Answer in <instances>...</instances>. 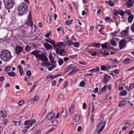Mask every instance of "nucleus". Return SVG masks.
Segmentation results:
<instances>
[{"label":"nucleus","mask_w":134,"mask_h":134,"mask_svg":"<svg viewBox=\"0 0 134 134\" xmlns=\"http://www.w3.org/2000/svg\"><path fill=\"white\" fill-rule=\"evenodd\" d=\"M0 57L2 60L7 62L11 59L12 56L10 52L7 50H4L1 52Z\"/></svg>","instance_id":"nucleus-1"},{"label":"nucleus","mask_w":134,"mask_h":134,"mask_svg":"<svg viewBox=\"0 0 134 134\" xmlns=\"http://www.w3.org/2000/svg\"><path fill=\"white\" fill-rule=\"evenodd\" d=\"M18 10L19 11L18 14L21 16L28 11V8L25 3H22L19 5L18 7Z\"/></svg>","instance_id":"nucleus-2"},{"label":"nucleus","mask_w":134,"mask_h":134,"mask_svg":"<svg viewBox=\"0 0 134 134\" xmlns=\"http://www.w3.org/2000/svg\"><path fill=\"white\" fill-rule=\"evenodd\" d=\"M5 8L9 9L12 8L14 5V0H3Z\"/></svg>","instance_id":"nucleus-3"},{"label":"nucleus","mask_w":134,"mask_h":134,"mask_svg":"<svg viewBox=\"0 0 134 134\" xmlns=\"http://www.w3.org/2000/svg\"><path fill=\"white\" fill-rule=\"evenodd\" d=\"M35 120H28L25 122L24 125H26L25 127V128L28 129L32 125L35 124L36 122Z\"/></svg>","instance_id":"nucleus-4"},{"label":"nucleus","mask_w":134,"mask_h":134,"mask_svg":"<svg viewBox=\"0 0 134 134\" xmlns=\"http://www.w3.org/2000/svg\"><path fill=\"white\" fill-rule=\"evenodd\" d=\"M102 47V49H101L102 52L103 53V54L105 55H108L109 54L108 52H105L106 51V50L107 49V46L106 43L102 44L101 46Z\"/></svg>","instance_id":"nucleus-5"},{"label":"nucleus","mask_w":134,"mask_h":134,"mask_svg":"<svg viewBox=\"0 0 134 134\" xmlns=\"http://www.w3.org/2000/svg\"><path fill=\"white\" fill-rule=\"evenodd\" d=\"M36 58H38L40 60L42 61L46 62L48 60L47 58L43 54H40L38 55L37 56Z\"/></svg>","instance_id":"nucleus-6"},{"label":"nucleus","mask_w":134,"mask_h":134,"mask_svg":"<svg viewBox=\"0 0 134 134\" xmlns=\"http://www.w3.org/2000/svg\"><path fill=\"white\" fill-rule=\"evenodd\" d=\"M54 58H52L49 59L51 62V65L52 66H50L48 68V70L49 71L52 70L53 68H54L56 66L55 65L56 62L54 61L53 60Z\"/></svg>","instance_id":"nucleus-7"},{"label":"nucleus","mask_w":134,"mask_h":134,"mask_svg":"<svg viewBox=\"0 0 134 134\" xmlns=\"http://www.w3.org/2000/svg\"><path fill=\"white\" fill-rule=\"evenodd\" d=\"M56 53L57 54L62 55L64 52V50L63 49H60V47H56L55 48Z\"/></svg>","instance_id":"nucleus-8"},{"label":"nucleus","mask_w":134,"mask_h":134,"mask_svg":"<svg viewBox=\"0 0 134 134\" xmlns=\"http://www.w3.org/2000/svg\"><path fill=\"white\" fill-rule=\"evenodd\" d=\"M55 114L52 112H50L48 113L46 116L47 119L48 120H51L54 117Z\"/></svg>","instance_id":"nucleus-9"},{"label":"nucleus","mask_w":134,"mask_h":134,"mask_svg":"<svg viewBox=\"0 0 134 134\" xmlns=\"http://www.w3.org/2000/svg\"><path fill=\"white\" fill-rule=\"evenodd\" d=\"M125 42L124 40H121L119 42V49H122L125 45Z\"/></svg>","instance_id":"nucleus-10"},{"label":"nucleus","mask_w":134,"mask_h":134,"mask_svg":"<svg viewBox=\"0 0 134 134\" xmlns=\"http://www.w3.org/2000/svg\"><path fill=\"white\" fill-rule=\"evenodd\" d=\"M110 77L107 74L104 75V78L103 79V82L104 83L106 84L108 82L109 78Z\"/></svg>","instance_id":"nucleus-11"},{"label":"nucleus","mask_w":134,"mask_h":134,"mask_svg":"<svg viewBox=\"0 0 134 134\" xmlns=\"http://www.w3.org/2000/svg\"><path fill=\"white\" fill-rule=\"evenodd\" d=\"M23 49V48L21 46H16L15 49V50L16 52V53L18 55L19 53L22 51Z\"/></svg>","instance_id":"nucleus-12"},{"label":"nucleus","mask_w":134,"mask_h":134,"mask_svg":"<svg viewBox=\"0 0 134 134\" xmlns=\"http://www.w3.org/2000/svg\"><path fill=\"white\" fill-rule=\"evenodd\" d=\"M67 115L66 110H63L61 112L60 114V117L61 118H65L66 117Z\"/></svg>","instance_id":"nucleus-13"},{"label":"nucleus","mask_w":134,"mask_h":134,"mask_svg":"<svg viewBox=\"0 0 134 134\" xmlns=\"http://www.w3.org/2000/svg\"><path fill=\"white\" fill-rule=\"evenodd\" d=\"M132 60H131L129 58L125 59L124 61L123 62L125 64H128L132 62Z\"/></svg>","instance_id":"nucleus-14"},{"label":"nucleus","mask_w":134,"mask_h":134,"mask_svg":"<svg viewBox=\"0 0 134 134\" xmlns=\"http://www.w3.org/2000/svg\"><path fill=\"white\" fill-rule=\"evenodd\" d=\"M43 45L45 48L47 49H51L52 48V46L48 43H44Z\"/></svg>","instance_id":"nucleus-15"},{"label":"nucleus","mask_w":134,"mask_h":134,"mask_svg":"<svg viewBox=\"0 0 134 134\" xmlns=\"http://www.w3.org/2000/svg\"><path fill=\"white\" fill-rule=\"evenodd\" d=\"M40 51H39L37 50H35L34 51H33L32 52L30 53L31 54H33L36 57L38 55L40 54H39Z\"/></svg>","instance_id":"nucleus-16"},{"label":"nucleus","mask_w":134,"mask_h":134,"mask_svg":"<svg viewBox=\"0 0 134 134\" xmlns=\"http://www.w3.org/2000/svg\"><path fill=\"white\" fill-rule=\"evenodd\" d=\"M51 63L49 62H43L41 64V65L42 66H50Z\"/></svg>","instance_id":"nucleus-17"},{"label":"nucleus","mask_w":134,"mask_h":134,"mask_svg":"<svg viewBox=\"0 0 134 134\" xmlns=\"http://www.w3.org/2000/svg\"><path fill=\"white\" fill-rule=\"evenodd\" d=\"M134 3H133L132 2H126L125 3V4L127 8H129L131 6L132 7L133 6V4Z\"/></svg>","instance_id":"nucleus-18"},{"label":"nucleus","mask_w":134,"mask_h":134,"mask_svg":"<svg viewBox=\"0 0 134 134\" xmlns=\"http://www.w3.org/2000/svg\"><path fill=\"white\" fill-rule=\"evenodd\" d=\"M134 18V16L133 15H130L128 18V21L129 23H131L132 21Z\"/></svg>","instance_id":"nucleus-19"},{"label":"nucleus","mask_w":134,"mask_h":134,"mask_svg":"<svg viewBox=\"0 0 134 134\" xmlns=\"http://www.w3.org/2000/svg\"><path fill=\"white\" fill-rule=\"evenodd\" d=\"M49 43L53 45V48L55 49L56 48V47H57V46L53 40H50Z\"/></svg>","instance_id":"nucleus-20"},{"label":"nucleus","mask_w":134,"mask_h":134,"mask_svg":"<svg viewBox=\"0 0 134 134\" xmlns=\"http://www.w3.org/2000/svg\"><path fill=\"white\" fill-rule=\"evenodd\" d=\"M2 114V117L3 118H6L7 116V113L5 111H3L2 110L0 111V114Z\"/></svg>","instance_id":"nucleus-21"},{"label":"nucleus","mask_w":134,"mask_h":134,"mask_svg":"<svg viewBox=\"0 0 134 134\" xmlns=\"http://www.w3.org/2000/svg\"><path fill=\"white\" fill-rule=\"evenodd\" d=\"M100 44L97 43H94L91 44V46L98 48H99L100 47Z\"/></svg>","instance_id":"nucleus-22"},{"label":"nucleus","mask_w":134,"mask_h":134,"mask_svg":"<svg viewBox=\"0 0 134 134\" xmlns=\"http://www.w3.org/2000/svg\"><path fill=\"white\" fill-rule=\"evenodd\" d=\"M39 98V97L38 96H34L32 99V101L33 103H35Z\"/></svg>","instance_id":"nucleus-23"},{"label":"nucleus","mask_w":134,"mask_h":134,"mask_svg":"<svg viewBox=\"0 0 134 134\" xmlns=\"http://www.w3.org/2000/svg\"><path fill=\"white\" fill-rule=\"evenodd\" d=\"M74 109V107L73 105H71L69 110V111L70 114H73Z\"/></svg>","instance_id":"nucleus-24"},{"label":"nucleus","mask_w":134,"mask_h":134,"mask_svg":"<svg viewBox=\"0 0 134 134\" xmlns=\"http://www.w3.org/2000/svg\"><path fill=\"white\" fill-rule=\"evenodd\" d=\"M127 31L126 30H124L122 31L121 33V35L123 36H126L127 34Z\"/></svg>","instance_id":"nucleus-25"},{"label":"nucleus","mask_w":134,"mask_h":134,"mask_svg":"<svg viewBox=\"0 0 134 134\" xmlns=\"http://www.w3.org/2000/svg\"><path fill=\"white\" fill-rule=\"evenodd\" d=\"M125 104V100H123L121 101L120 102H119L118 104V106L119 107H121L124 105Z\"/></svg>","instance_id":"nucleus-26"},{"label":"nucleus","mask_w":134,"mask_h":134,"mask_svg":"<svg viewBox=\"0 0 134 134\" xmlns=\"http://www.w3.org/2000/svg\"><path fill=\"white\" fill-rule=\"evenodd\" d=\"M64 96L63 94V93L59 94L58 95V100H60Z\"/></svg>","instance_id":"nucleus-27"},{"label":"nucleus","mask_w":134,"mask_h":134,"mask_svg":"<svg viewBox=\"0 0 134 134\" xmlns=\"http://www.w3.org/2000/svg\"><path fill=\"white\" fill-rule=\"evenodd\" d=\"M66 45L67 46H69L72 45L73 42L71 41H68L65 42Z\"/></svg>","instance_id":"nucleus-28"},{"label":"nucleus","mask_w":134,"mask_h":134,"mask_svg":"<svg viewBox=\"0 0 134 134\" xmlns=\"http://www.w3.org/2000/svg\"><path fill=\"white\" fill-rule=\"evenodd\" d=\"M31 18L32 16L31 12L30 11L29 13V15L28 16V18L29 19V21L30 22H32Z\"/></svg>","instance_id":"nucleus-29"},{"label":"nucleus","mask_w":134,"mask_h":134,"mask_svg":"<svg viewBox=\"0 0 134 134\" xmlns=\"http://www.w3.org/2000/svg\"><path fill=\"white\" fill-rule=\"evenodd\" d=\"M93 72L98 71L99 70V68L98 67H97L96 68L92 69Z\"/></svg>","instance_id":"nucleus-30"},{"label":"nucleus","mask_w":134,"mask_h":134,"mask_svg":"<svg viewBox=\"0 0 134 134\" xmlns=\"http://www.w3.org/2000/svg\"><path fill=\"white\" fill-rule=\"evenodd\" d=\"M97 28L99 31H100L103 29V27L102 25H99L97 26Z\"/></svg>","instance_id":"nucleus-31"},{"label":"nucleus","mask_w":134,"mask_h":134,"mask_svg":"<svg viewBox=\"0 0 134 134\" xmlns=\"http://www.w3.org/2000/svg\"><path fill=\"white\" fill-rule=\"evenodd\" d=\"M86 52L89 53H91L93 52V50L92 49H89L88 48H86Z\"/></svg>","instance_id":"nucleus-32"},{"label":"nucleus","mask_w":134,"mask_h":134,"mask_svg":"<svg viewBox=\"0 0 134 134\" xmlns=\"http://www.w3.org/2000/svg\"><path fill=\"white\" fill-rule=\"evenodd\" d=\"M77 71V69L73 70L71 71L69 74V75H73V74L76 72Z\"/></svg>","instance_id":"nucleus-33"},{"label":"nucleus","mask_w":134,"mask_h":134,"mask_svg":"<svg viewBox=\"0 0 134 134\" xmlns=\"http://www.w3.org/2000/svg\"><path fill=\"white\" fill-rule=\"evenodd\" d=\"M110 44L113 46H115L116 44V42L113 39H111Z\"/></svg>","instance_id":"nucleus-34"},{"label":"nucleus","mask_w":134,"mask_h":134,"mask_svg":"<svg viewBox=\"0 0 134 134\" xmlns=\"http://www.w3.org/2000/svg\"><path fill=\"white\" fill-rule=\"evenodd\" d=\"M47 20L48 23H50L51 22V17L50 16L48 15L47 16Z\"/></svg>","instance_id":"nucleus-35"},{"label":"nucleus","mask_w":134,"mask_h":134,"mask_svg":"<svg viewBox=\"0 0 134 134\" xmlns=\"http://www.w3.org/2000/svg\"><path fill=\"white\" fill-rule=\"evenodd\" d=\"M18 68L19 69V72L20 74L21 75H22V74L21 73V71H22V67L20 65H18Z\"/></svg>","instance_id":"nucleus-36"},{"label":"nucleus","mask_w":134,"mask_h":134,"mask_svg":"<svg viewBox=\"0 0 134 134\" xmlns=\"http://www.w3.org/2000/svg\"><path fill=\"white\" fill-rule=\"evenodd\" d=\"M74 120L75 121H77L79 120V117L76 114L74 117Z\"/></svg>","instance_id":"nucleus-37"},{"label":"nucleus","mask_w":134,"mask_h":134,"mask_svg":"<svg viewBox=\"0 0 134 134\" xmlns=\"http://www.w3.org/2000/svg\"><path fill=\"white\" fill-rule=\"evenodd\" d=\"M13 122H14L15 124V125L16 126H18L20 124L21 121H13Z\"/></svg>","instance_id":"nucleus-38"},{"label":"nucleus","mask_w":134,"mask_h":134,"mask_svg":"<svg viewBox=\"0 0 134 134\" xmlns=\"http://www.w3.org/2000/svg\"><path fill=\"white\" fill-rule=\"evenodd\" d=\"M106 124V121H105L104 122H103V125H102V127H101V128L100 129V131H102L103 129H104Z\"/></svg>","instance_id":"nucleus-39"},{"label":"nucleus","mask_w":134,"mask_h":134,"mask_svg":"<svg viewBox=\"0 0 134 134\" xmlns=\"http://www.w3.org/2000/svg\"><path fill=\"white\" fill-rule=\"evenodd\" d=\"M24 102V100H22L19 101V102L18 104L20 106H21L23 104Z\"/></svg>","instance_id":"nucleus-40"},{"label":"nucleus","mask_w":134,"mask_h":134,"mask_svg":"<svg viewBox=\"0 0 134 134\" xmlns=\"http://www.w3.org/2000/svg\"><path fill=\"white\" fill-rule=\"evenodd\" d=\"M76 47H78L80 45L79 43L78 42H75L73 44Z\"/></svg>","instance_id":"nucleus-41"},{"label":"nucleus","mask_w":134,"mask_h":134,"mask_svg":"<svg viewBox=\"0 0 134 134\" xmlns=\"http://www.w3.org/2000/svg\"><path fill=\"white\" fill-rule=\"evenodd\" d=\"M63 62V60L60 58L58 60V63L60 65H62Z\"/></svg>","instance_id":"nucleus-42"},{"label":"nucleus","mask_w":134,"mask_h":134,"mask_svg":"<svg viewBox=\"0 0 134 134\" xmlns=\"http://www.w3.org/2000/svg\"><path fill=\"white\" fill-rule=\"evenodd\" d=\"M125 13H126L128 15H130L131 14V12L130 10H126L125 12Z\"/></svg>","instance_id":"nucleus-43"},{"label":"nucleus","mask_w":134,"mask_h":134,"mask_svg":"<svg viewBox=\"0 0 134 134\" xmlns=\"http://www.w3.org/2000/svg\"><path fill=\"white\" fill-rule=\"evenodd\" d=\"M127 92L125 90H124L121 91V94L122 96H125L127 94Z\"/></svg>","instance_id":"nucleus-44"},{"label":"nucleus","mask_w":134,"mask_h":134,"mask_svg":"<svg viewBox=\"0 0 134 134\" xmlns=\"http://www.w3.org/2000/svg\"><path fill=\"white\" fill-rule=\"evenodd\" d=\"M108 4L109 5L111 6H113L114 5L113 2L111 1L109 2Z\"/></svg>","instance_id":"nucleus-45"},{"label":"nucleus","mask_w":134,"mask_h":134,"mask_svg":"<svg viewBox=\"0 0 134 134\" xmlns=\"http://www.w3.org/2000/svg\"><path fill=\"white\" fill-rule=\"evenodd\" d=\"M56 45L57 46V47H58V46L60 47L62 46L63 45V43L62 42H60L58 43Z\"/></svg>","instance_id":"nucleus-46"},{"label":"nucleus","mask_w":134,"mask_h":134,"mask_svg":"<svg viewBox=\"0 0 134 134\" xmlns=\"http://www.w3.org/2000/svg\"><path fill=\"white\" fill-rule=\"evenodd\" d=\"M100 69L102 70H105L107 69V67L105 66H101Z\"/></svg>","instance_id":"nucleus-47"},{"label":"nucleus","mask_w":134,"mask_h":134,"mask_svg":"<svg viewBox=\"0 0 134 134\" xmlns=\"http://www.w3.org/2000/svg\"><path fill=\"white\" fill-rule=\"evenodd\" d=\"M3 121L4 122V124L5 125H6V124L8 123V120L6 119L3 118Z\"/></svg>","instance_id":"nucleus-48"},{"label":"nucleus","mask_w":134,"mask_h":134,"mask_svg":"<svg viewBox=\"0 0 134 134\" xmlns=\"http://www.w3.org/2000/svg\"><path fill=\"white\" fill-rule=\"evenodd\" d=\"M129 88L131 90L133 89L134 88V83H133L130 84Z\"/></svg>","instance_id":"nucleus-49"},{"label":"nucleus","mask_w":134,"mask_h":134,"mask_svg":"<svg viewBox=\"0 0 134 134\" xmlns=\"http://www.w3.org/2000/svg\"><path fill=\"white\" fill-rule=\"evenodd\" d=\"M9 76H13L14 75V74L13 71L11 72H8L7 73Z\"/></svg>","instance_id":"nucleus-50"},{"label":"nucleus","mask_w":134,"mask_h":134,"mask_svg":"<svg viewBox=\"0 0 134 134\" xmlns=\"http://www.w3.org/2000/svg\"><path fill=\"white\" fill-rule=\"evenodd\" d=\"M70 69V68L69 67V66L65 68V71L66 72H67L69 71Z\"/></svg>","instance_id":"nucleus-51"},{"label":"nucleus","mask_w":134,"mask_h":134,"mask_svg":"<svg viewBox=\"0 0 134 134\" xmlns=\"http://www.w3.org/2000/svg\"><path fill=\"white\" fill-rule=\"evenodd\" d=\"M85 85V82L84 81H82L80 84L79 85L80 86L83 87Z\"/></svg>","instance_id":"nucleus-52"},{"label":"nucleus","mask_w":134,"mask_h":134,"mask_svg":"<svg viewBox=\"0 0 134 134\" xmlns=\"http://www.w3.org/2000/svg\"><path fill=\"white\" fill-rule=\"evenodd\" d=\"M27 75L29 77H30L31 74V73L30 71H28L26 73Z\"/></svg>","instance_id":"nucleus-53"},{"label":"nucleus","mask_w":134,"mask_h":134,"mask_svg":"<svg viewBox=\"0 0 134 134\" xmlns=\"http://www.w3.org/2000/svg\"><path fill=\"white\" fill-rule=\"evenodd\" d=\"M97 54V52L96 51H94L93 52H92L91 54V55L92 56H95Z\"/></svg>","instance_id":"nucleus-54"},{"label":"nucleus","mask_w":134,"mask_h":134,"mask_svg":"<svg viewBox=\"0 0 134 134\" xmlns=\"http://www.w3.org/2000/svg\"><path fill=\"white\" fill-rule=\"evenodd\" d=\"M131 123L129 122H127L125 124V125L126 127H128L130 125Z\"/></svg>","instance_id":"nucleus-55"},{"label":"nucleus","mask_w":134,"mask_h":134,"mask_svg":"<svg viewBox=\"0 0 134 134\" xmlns=\"http://www.w3.org/2000/svg\"><path fill=\"white\" fill-rule=\"evenodd\" d=\"M131 29L132 31L134 32V23L131 25Z\"/></svg>","instance_id":"nucleus-56"},{"label":"nucleus","mask_w":134,"mask_h":134,"mask_svg":"<svg viewBox=\"0 0 134 134\" xmlns=\"http://www.w3.org/2000/svg\"><path fill=\"white\" fill-rule=\"evenodd\" d=\"M84 10H83L82 12V14L83 15H84L86 13V12L87 11V10L86 8H85L84 9Z\"/></svg>","instance_id":"nucleus-57"},{"label":"nucleus","mask_w":134,"mask_h":134,"mask_svg":"<svg viewBox=\"0 0 134 134\" xmlns=\"http://www.w3.org/2000/svg\"><path fill=\"white\" fill-rule=\"evenodd\" d=\"M69 67L70 68L72 69H75L76 68V67L74 65H72V64L70 65H69Z\"/></svg>","instance_id":"nucleus-58"},{"label":"nucleus","mask_w":134,"mask_h":134,"mask_svg":"<svg viewBox=\"0 0 134 134\" xmlns=\"http://www.w3.org/2000/svg\"><path fill=\"white\" fill-rule=\"evenodd\" d=\"M120 13L119 14L121 16H123L124 15L125 13V12H124L121 10H120Z\"/></svg>","instance_id":"nucleus-59"},{"label":"nucleus","mask_w":134,"mask_h":134,"mask_svg":"<svg viewBox=\"0 0 134 134\" xmlns=\"http://www.w3.org/2000/svg\"><path fill=\"white\" fill-rule=\"evenodd\" d=\"M107 86H105L103 87L101 89V90L102 92L105 91L106 90Z\"/></svg>","instance_id":"nucleus-60"},{"label":"nucleus","mask_w":134,"mask_h":134,"mask_svg":"<svg viewBox=\"0 0 134 134\" xmlns=\"http://www.w3.org/2000/svg\"><path fill=\"white\" fill-rule=\"evenodd\" d=\"M120 10H116L115 11L114 13V15H117L118 14H119Z\"/></svg>","instance_id":"nucleus-61"},{"label":"nucleus","mask_w":134,"mask_h":134,"mask_svg":"<svg viewBox=\"0 0 134 134\" xmlns=\"http://www.w3.org/2000/svg\"><path fill=\"white\" fill-rule=\"evenodd\" d=\"M82 108L83 109L85 110L86 108V104L85 103H84L83 104Z\"/></svg>","instance_id":"nucleus-62"},{"label":"nucleus","mask_w":134,"mask_h":134,"mask_svg":"<svg viewBox=\"0 0 134 134\" xmlns=\"http://www.w3.org/2000/svg\"><path fill=\"white\" fill-rule=\"evenodd\" d=\"M66 24L68 25H69L71 23V21L70 20H68L66 22Z\"/></svg>","instance_id":"nucleus-63"},{"label":"nucleus","mask_w":134,"mask_h":134,"mask_svg":"<svg viewBox=\"0 0 134 134\" xmlns=\"http://www.w3.org/2000/svg\"><path fill=\"white\" fill-rule=\"evenodd\" d=\"M121 81L120 80H119L117 81L116 83V85L120 84L121 83Z\"/></svg>","instance_id":"nucleus-64"}]
</instances>
